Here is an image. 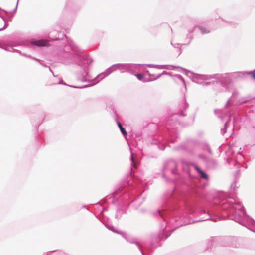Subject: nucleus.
<instances>
[{"mask_svg": "<svg viewBox=\"0 0 255 255\" xmlns=\"http://www.w3.org/2000/svg\"><path fill=\"white\" fill-rule=\"evenodd\" d=\"M195 169L201 175V176L204 179H208V176L203 171H202L198 167L195 166Z\"/></svg>", "mask_w": 255, "mask_h": 255, "instance_id": "1", "label": "nucleus"}, {"mask_svg": "<svg viewBox=\"0 0 255 255\" xmlns=\"http://www.w3.org/2000/svg\"><path fill=\"white\" fill-rule=\"evenodd\" d=\"M35 43L37 46H45L46 45L47 42L46 40H40L36 41Z\"/></svg>", "mask_w": 255, "mask_h": 255, "instance_id": "2", "label": "nucleus"}, {"mask_svg": "<svg viewBox=\"0 0 255 255\" xmlns=\"http://www.w3.org/2000/svg\"><path fill=\"white\" fill-rule=\"evenodd\" d=\"M5 25V21L1 17H0V30H1L4 28Z\"/></svg>", "mask_w": 255, "mask_h": 255, "instance_id": "3", "label": "nucleus"}, {"mask_svg": "<svg viewBox=\"0 0 255 255\" xmlns=\"http://www.w3.org/2000/svg\"><path fill=\"white\" fill-rule=\"evenodd\" d=\"M118 127H119L122 133L124 135H127V132H126V130L125 129V128H123L122 124L120 123H118Z\"/></svg>", "mask_w": 255, "mask_h": 255, "instance_id": "4", "label": "nucleus"}, {"mask_svg": "<svg viewBox=\"0 0 255 255\" xmlns=\"http://www.w3.org/2000/svg\"><path fill=\"white\" fill-rule=\"evenodd\" d=\"M135 76L140 80H142L144 77V75L142 74H137Z\"/></svg>", "mask_w": 255, "mask_h": 255, "instance_id": "5", "label": "nucleus"}, {"mask_svg": "<svg viewBox=\"0 0 255 255\" xmlns=\"http://www.w3.org/2000/svg\"><path fill=\"white\" fill-rule=\"evenodd\" d=\"M253 79L255 80V73H251Z\"/></svg>", "mask_w": 255, "mask_h": 255, "instance_id": "6", "label": "nucleus"}, {"mask_svg": "<svg viewBox=\"0 0 255 255\" xmlns=\"http://www.w3.org/2000/svg\"><path fill=\"white\" fill-rule=\"evenodd\" d=\"M131 158H132V161H133V162L134 161H133V157H132V156Z\"/></svg>", "mask_w": 255, "mask_h": 255, "instance_id": "7", "label": "nucleus"}]
</instances>
